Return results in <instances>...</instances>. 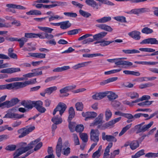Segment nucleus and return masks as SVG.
Returning <instances> with one entry per match:
<instances>
[{
	"label": "nucleus",
	"mask_w": 158,
	"mask_h": 158,
	"mask_svg": "<svg viewBox=\"0 0 158 158\" xmlns=\"http://www.w3.org/2000/svg\"><path fill=\"white\" fill-rule=\"evenodd\" d=\"M118 134V132L116 131L112 134V135H106V133L103 132L102 133L101 136L102 140L106 141L109 143L114 142H116L117 141V139L116 137Z\"/></svg>",
	"instance_id": "1"
},
{
	"label": "nucleus",
	"mask_w": 158,
	"mask_h": 158,
	"mask_svg": "<svg viewBox=\"0 0 158 158\" xmlns=\"http://www.w3.org/2000/svg\"><path fill=\"white\" fill-rule=\"evenodd\" d=\"M35 129L34 126H31L29 127H27L26 128L24 127L19 129L17 131L18 133L20 134L19 136V138H22L24 137L34 130Z\"/></svg>",
	"instance_id": "2"
},
{
	"label": "nucleus",
	"mask_w": 158,
	"mask_h": 158,
	"mask_svg": "<svg viewBox=\"0 0 158 158\" xmlns=\"http://www.w3.org/2000/svg\"><path fill=\"white\" fill-rule=\"evenodd\" d=\"M153 123V121L151 122L147 125L142 126L140 124H138L135 127V128L136 131V133L138 134L141 132H143L147 131L152 126Z\"/></svg>",
	"instance_id": "3"
},
{
	"label": "nucleus",
	"mask_w": 158,
	"mask_h": 158,
	"mask_svg": "<svg viewBox=\"0 0 158 158\" xmlns=\"http://www.w3.org/2000/svg\"><path fill=\"white\" fill-rule=\"evenodd\" d=\"M67 107V106L65 104L62 102H59L54 110L53 112V115H55L56 112L59 111V114L61 116L65 111Z\"/></svg>",
	"instance_id": "4"
},
{
	"label": "nucleus",
	"mask_w": 158,
	"mask_h": 158,
	"mask_svg": "<svg viewBox=\"0 0 158 158\" xmlns=\"http://www.w3.org/2000/svg\"><path fill=\"white\" fill-rule=\"evenodd\" d=\"M100 132L98 129H91L90 132V140L95 143H97L99 140Z\"/></svg>",
	"instance_id": "5"
},
{
	"label": "nucleus",
	"mask_w": 158,
	"mask_h": 158,
	"mask_svg": "<svg viewBox=\"0 0 158 158\" xmlns=\"http://www.w3.org/2000/svg\"><path fill=\"white\" fill-rule=\"evenodd\" d=\"M126 58H115V64L118 66L119 65H126L127 66H130L133 65L132 62L128 61H125L122 60V59H126Z\"/></svg>",
	"instance_id": "6"
},
{
	"label": "nucleus",
	"mask_w": 158,
	"mask_h": 158,
	"mask_svg": "<svg viewBox=\"0 0 158 158\" xmlns=\"http://www.w3.org/2000/svg\"><path fill=\"white\" fill-rule=\"evenodd\" d=\"M121 117H119L118 118L113 119L103 124L102 127L104 128V129H106L108 127H113L114 126V124L116 123L119 121L121 120Z\"/></svg>",
	"instance_id": "7"
},
{
	"label": "nucleus",
	"mask_w": 158,
	"mask_h": 158,
	"mask_svg": "<svg viewBox=\"0 0 158 158\" xmlns=\"http://www.w3.org/2000/svg\"><path fill=\"white\" fill-rule=\"evenodd\" d=\"M82 116L85 118V120L87 121L88 120L93 119L96 117L97 114L96 113L94 112H82Z\"/></svg>",
	"instance_id": "8"
},
{
	"label": "nucleus",
	"mask_w": 158,
	"mask_h": 158,
	"mask_svg": "<svg viewBox=\"0 0 158 158\" xmlns=\"http://www.w3.org/2000/svg\"><path fill=\"white\" fill-rule=\"evenodd\" d=\"M62 147V139L60 137L58 139L56 148V154L58 157L60 156Z\"/></svg>",
	"instance_id": "9"
},
{
	"label": "nucleus",
	"mask_w": 158,
	"mask_h": 158,
	"mask_svg": "<svg viewBox=\"0 0 158 158\" xmlns=\"http://www.w3.org/2000/svg\"><path fill=\"white\" fill-rule=\"evenodd\" d=\"M20 69L18 68H11L3 69L0 71V73L8 74H11L20 71Z\"/></svg>",
	"instance_id": "10"
},
{
	"label": "nucleus",
	"mask_w": 158,
	"mask_h": 158,
	"mask_svg": "<svg viewBox=\"0 0 158 158\" xmlns=\"http://www.w3.org/2000/svg\"><path fill=\"white\" fill-rule=\"evenodd\" d=\"M141 44H158V40L156 39L150 38L143 40L140 43Z\"/></svg>",
	"instance_id": "11"
},
{
	"label": "nucleus",
	"mask_w": 158,
	"mask_h": 158,
	"mask_svg": "<svg viewBox=\"0 0 158 158\" xmlns=\"http://www.w3.org/2000/svg\"><path fill=\"white\" fill-rule=\"evenodd\" d=\"M107 34V32L103 31L94 35H92V36L93 37V38H92L93 42L95 41H99V40L105 37Z\"/></svg>",
	"instance_id": "12"
},
{
	"label": "nucleus",
	"mask_w": 158,
	"mask_h": 158,
	"mask_svg": "<svg viewBox=\"0 0 158 158\" xmlns=\"http://www.w3.org/2000/svg\"><path fill=\"white\" fill-rule=\"evenodd\" d=\"M128 35L136 40H139L141 38V33L137 31H134L128 33Z\"/></svg>",
	"instance_id": "13"
},
{
	"label": "nucleus",
	"mask_w": 158,
	"mask_h": 158,
	"mask_svg": "<svg viewBox=\"0 0 158 158\" xmlns=\"http://www.w3.org/2000/svg\"><path fill=\"white\" fill-rule=\"evenodd\" d=\"M38 37L41 39H46L50 40L54 37V35L51 34H49L46 32H42L39 33Z\"/></svg>",
	"instance_id": "14"
},
{
	"label": "nucleus",
	"mask_w": 158,
	"mask_h": 158,
	"mask_svg": "<svg viewBox=\"0 0 158 158\" xmlns=\"http://www.w3.org/2000/svg\"><path fill=\"white\" fill-rule=\"evenodd\" d=\"M21 104L25 108L31 109L33 107V101L30 100H24L21 102Z\"/></svg>",
	"instance_id": "15"
},
{
	"label": "nucleus",
	"mask_w": 158,
	"mask_h": 158,
	"mask_svg": "<svg viewBox=\"0 0 158 158\" xmlns=\"http://www.w3.org/2000/svg\"><path fill=\"white\" fill-rule=\"evenodd\" d=\"M96 27L99 28L109 32H111L113 30V29L110 26L106 24H98Z\"/></svg>",
	"instance_id": "16"
},
{
	"label": "nucleus",
	"mask_w": 158,
	"mask_h": 158,
	"mask_svg": "<svg viewBox=\"0 0 158 158\" xmlns=\"http://www.w3.org/2000/svg\"><path fill=\"white\" fill-rule=\"evenodd\" d=\"M85 2L87 5L94 8L98 9L99 8L98 3L94 0H86Z\"/></svg>",
	"instance_id": "17"
},
{
	"label": "nucleus",
	"mask_w": 158,
	"mask_h": 158,
	"mask_svg": "<svg viewBox=\"0 0 158 158\" xmlns=\"http://www.w3.org/2000/svg\"><path fill=\"white\" fill-rule=\"evenodd\" d=\"M91 63V61H89L88 62H85L81 63H79L73 67V68L75 70H77L79 68L84 67L87 65Z\"/></svg>",
	"instance_id": "18"
},
{
	"label": "nucleus",
	"mask_w": 158,
	"mask_h": 158,
	"mask_svg": "<svg viewBox=\"0 0 158 158\" xmlns=\"http://www.w3.org/2000/svg\"><path fill=\"white\" fill-rule=\"evenodd\" d=\"M71 26V24L69 21L60 22V28L62 29H67Z\"/></svg>",
	"instance_id": "19"
},
{
	"label": "nucleus",
	"mask_w": 158,
	"mask_h": 158,
	"mask_svg": "<svg viewBox=\"0 0 158 158\" xmlns=\"http://www.w3.org/2000/svg\"><path fill=\"white\" fill-rule=\"evenodd\" d=\"M113 146V143L112 142L109 143H108L107 146L106 147L105 152L103 154V158H107L106 156L110 155L109 153L110 152V149Z\"/></svg>",
	"instance_id": "20"
},
{
	"label": "nucleus",
	"mask_w": 158,
	"mask_h": 158,
	"mask_svg": "<svg viewBox=\"0 0 158 158\" xmlns=\"http://www.w3.org/2000/svg\"><path fill=\"white\" fill-rule=\"evenodd\" d=\"M69 116L68 120V122L71 121L75 115V112L73 108V107H70L69 110Z\"/></svg>",
	"instance_id": "21"
},
{
	"label": "nucleus",
	"mask_w": 158,
	"mask_h": 158,
	"mask_svg": "<svg viewBox=\"0 0 158 158\" xmlns=\"http://www.w3.org/2000/svg\"><path fill=\"white\" fill-rule=\"evenodd\" d=\"M6 6L9 8L17 9L20 10H25L26 8L20 5H16L14 4H9L6 5Z\"/></svg>",
	"instance_id": "22"
},
{
	"label": "nucleus",
	"mask_w": 158,
	"mask_h": 158,
	"mask_svg": "<svg viewBox=\"0 0 158 158\" xmlns=\"http://www.w3.org/2000/svg\"><path fill=\"white\" fill-rule=\"evenodd\" d=\"M12 89H17L23 88V82H15L12 83Z\"/></svg>",
	"instance_id": "23"
},
{
	"label": "nucleus",
	"mask_w": 158,
	"mask_h": 158,
	"mask_svg": "<svg viewBox=\"0 0 158 158\" xmlns=\"http://www.w3.org/2000/svg\"><path fill=\"white\" fill-rule=\"evenodd\" d=\"M118 79L117 77H113L109 78L107 80H104L100 82V84L101 85H103L109 83L116 81Z\"/></svg>",
	"instance_id": "24"
},
{
	"label": "nucleus",
	"mask_w": 158,
	"mask_h": 158,
	"mask_svg": "<svg viewBox=\"0 0 158 158\" xmlns=\"http://www.w3.org/2000/svg\"><path fill=\"white\" fill-rule=\"evenodd\" d=\"M70 69L69 66H64L61 67H57L53 70V72H59L66 70Z\"/></svg>",
	"instance_id": "25"
},
{
	"label": "nucleus",
	"mask_w": 158,
	"mask_h": 158,
	"mask_svg": "<svg viewBox=\"0 0 158 158\" xmlns=\"http://www.w3.org/2000/svg\"><path fill=\"white\" fill-rule=\"evenodd\" d=\"M30 56L39 58H43L45 57L46 54H45L35 53H29Z\"/></svg>",
	"instance_id": "26"
},
{
	"label": "nucleus",
	"mask_w": 158,
	"mask_h": 158,
	"mask_svg": "<svg viewBox=\"0 0 158 158\" xmlns=\"http://www.w3.org/2000/svg\"><path fill=\"white\" fill-rule=\"evenodd\" d=\"M122 52L125 54L139 53L140 52L139 50L135 49H124L122 50Z\"/></svg>",
	"instance_id": "27"
},
{
	"label": "nucleus",
	"mask_w": 158,
	"mask_h": 158,
	"mask_svg": "<svg viewBox=\"0 0 158 158\" xmlns=\"http://www.w3.org/2000/svg\"><path fill=\"white\" fill-rule=\"evenodd\" d=\"M38 36L39 33H26L25 34L24 37L28 39V38H38Z\"/></svg>",
	"instance_id": "28"
},
{
	"label": "nucleus",
	"mask_w": 158,
	"mask_h": 158,
	"mask_svg": "<svg viewBox=\"0 0 158 158\" xmlns=\"http://www.w3.org/2000/svg\"><path fill=\"white\" fill-rule=\"evenodd\" d=\"M57 89V87L56 86H53L48 88L45 89V93L48 95H50L53 92Z\"/></svg>",
	"instance_id": "29"
},
{
	"label": "nucleus",
	"mask_w": 158,
	"mask_h": 158,
	"mask_svg": "<svg viewBox=\"0 0 158 158\" xmlns=\"http://www.w3.org/2000/svg\"><path fill=\"white\" fill-rule=\"evenodd\" d=\"M111 20V18L110 17H104L102 18L98 19L96 21L98 23H105Z\"/></svg>",
	"instance_id": "30"
},
{
	"label": "nucleus",
	"mask_w": 158,
	"mask_h": 158,
	"mask_svg": "<svg viewBox=\"0 0 158 158\" xmlns=\"http://www.w3.org/2000/svg\"><path fill=\"white\" fill-rule=\"evenodd\" d=\"M139 146V143L138 140H133L130 144V148L132 150L136 149Z\"/></svg>",
	"instance_id": "31"
},
{
	"label": "nucleus",
	"mask_w": 158,
	"mask_h": 158,
	"mask_svg": "<svg viewBox=\"0 0 158 158\" xmlns=\"http://www.w3.org/2000/svg\"><path fill=\"white\" fill-rule=\"evenodd\" d=\"M102 149V146L100 145L99 146L98 150L93 153L92 156V158H99L101 156L100 152L101 150Z\"/></svg>",
	"instance_id": "32"
},
{
	"label": "nucleus",
	"mask_w": 158,
	"mask_h": 158,
	"mask_svg": "<svg viewBox=\"0 0 158 158\" xmlns=\"http://www.w3.org/2000/svg\"><path fill=\"white\" fill-rule=\"evenodd\" d=\"M37 82L36 78H34L32 79H30L29 81H26L24 82H23V87L27 86V85L34 84Z\"/></svg>",
	"instance_id": "33"
},
{
	"label": "nucleus",
	"mask_w": 158,
	"mask_h": 158,
	"mask_svg": "<svg viewBox=\"0 0 158 158\" xmlns=\"http://www.w3.org/2000/svg\"><path fill=\"white\" fill-rule=\"evenodd\" d=\"M28 40V39L22 37L21 38L18 39V41L19 42V46L20 48H22L25 43L27 42Z\"/></svg>",
	"instance_id": "34"
},
{
	"label": "nucleus",
	"mask_w": 158,
	"mask_h": 158,
	"mask_svg": "<svg viewBox=\"0 0 158 158\" xmlns=\"http://www.w3.org/2000/svg\"><path fill=\"white\" fill-rule=\"evenodd\" d=\"M109 95H107V98L110 101H113L114 100L117 98L118 96L114 93L112 92H109Z\"/></svg>",
	"instance_id": "35"
},
{
	"label": "nucleus",
	"mask_w": 158,
	"mask_h": 158,
	"mask_svg": "<svg viewBox=\"0 0 158 158\" xmlns=\"http://www.w3.org/2000/svg\"><path fill=\"white\" fill-rule=\"evenodd\" d=\"M38 28L40 30L44 31L45 32L49 33H51L52 31L53 30V29L47 27H38Z\"/></svg>",
	"instance_id": "36"
},
{
	"label": "nucleus",
	"mask_w": 158,
	"mask_h": 158,
	"mask_svg": "<svg viewBox=\"0 0 158 158\" xmlns=\"http://www.w3.org/2000/svg\"><path fill=\"white\" fill-rule=\"evenodd\" d=\"M123 73L127 75H131L136 76H139L140 75V73L138 72L130 71L129 70H124Z\"/></svg>",
	"instance_id": "37"
},
{
	"label": "nucleus",
	"mask_w": 158,
	"mask_h": 158,
	"mask_svg": "<svg viewBox=\"0 0 158 158\" xmlns=\"http://www.w3.org/2000/svg\"><path fill=\"white\" fill-rule=\"evenodd\" d=\"M55 124H58L61 123L62 121L61 118L54 116L51 120Z\"/></svg>",
	"instance_id": "38"
},
{
	"label": "nucleus",
	"mask_w": 158,
	"mask_h": 158,
	"mask_svg": "<svg viewBox=\"0 0 158 158\" xmlns=\"http://www.w3.org/2000/svg\"><path fill=\"white\" fill-rule=\"evenodd\" d=\"M150 99V96L149 95H143L140 98L137 99L136 100L133 101V103H136L140 101H143L144 100H148Z\"/></svg>",
	"instance_id": "39"
},
{
	"label": "nucleus",
	"mask_w": 158,
	"mask_h": 158,
	"mask_svg": "<svg viewBox=\"0 0 158 158\" xmlns=\"http://www.w3.org/2000/svg\"><path fill=\"white\" fill-rule=\"evenodd\" d=\"M5 20L4 19L0 18V27H6L9 28L11 27V25L8 23H3L5 22Z\"/></svg>",
	"instance_id": "40"
},
{
	"label": "nucleus",
	"mask_w": 158,
	"mask_h": 158,
	"mask_svg": "<svg viewBox=\"0 0 158 158\" xmlns=\"http://www.w3.org/2000/svg\"><path fill=\"white\" fill-rule=\"evenodd\" d=\"M75 106L77 110L81 111L83 110L84 106L82 102H77L76 103Z\"/></svg>",
	"instance_id": "41"
},
{
	"label": "nucleus",
	"mask_w": 158,
	"mask_h": 158,
	"mask_svg": "<svg viewBox=\"0 0 158 158\" xmlns=\"http://www.w3.org/2000/svg\"><path fill=\"white\" fill-rule=\"evenodd\" d=\"M79 14L85 18H88L91 16L90 13L83 10L81 9L79 10Z\"/></svg>",
	"instance_id": "42"
},
{
	"label": "nucleus",
	"mask_w": 158,
	"mask_h": 158,
	"mask_svg": "<svg viewBox=\"0 0 158 158\" xmlns=\"http://www.w3.org/2000/svg\"><path fill=\"white\" fill-rule=\"evenodd\" d=\"M114 19L121 23H126V18L123 16H118L114 17Z\"/></svg>",
	"instance_id": "43"
},
{
	"label": "nucleus",
	"mask_w": 158,
	"mask_h": 158,
	"mask_svg": "<svg viewBox=\"0 0 158 158\" xmlns=\"http://www.w3.org/2000/svg\"><path fill=\"white\" fill-rule=\"evenodd\" d=\"M131 124H130L123 127L122 129L121 132L119 133V136H120L123 135L127 130H128L131 128Z\"/></svg>",
	"instance_id": "44"
},
{
	"label": "nucleus",
	"mask_w": 158,
	"mask_h": 158,
	"mask_svg": "<svg viewBox=\"0 0 158 158\" xmlns=\"http://www.w3.org/2000/svg\"><path fill=\"white\" fill-rule=\"evenodd\" d=\"M112 113L110 110L107 109L105 111V119L106 121H108L111 118Z\"/></svg>",
	"instance_id": "45"
},
{
	"label": "nucleus",
	"mask_w": 158,
	"mask_h": 158,
	"mask_svg": "<svg viewBox=\"0 0 158 158\" xmlns=\"http://www.w3.org/2000/svg\"><path fill=\"white\" fill-rule=\"evenodd\" d=\"M73 140L74 142L75 145H79L80 142L79 139L77 135L75 133L72 134Z\"/></svg>",
	"instance_id": "46"
},
{
	"label": "nucleus",
	"mask_w": 158,
	"mask_h": 158,
	"mask_svg": "<svg viewBox=\"0 0 158 158\" xmlns=\"http://www.w3.org/2000/svg\"><path fill=\"white\" fill-rule=\"evenodd\" d=\"M43 105V103L41 101H33V107H35L36 109Z\"/></svg>",
	"instance_id": "47"
},
{
	"label": "nucleus",
	"mask_w": 158,
	"mask_h": 158,
	"mask_svg": "<svg viewBox=\"0 0 158 158\" xmlns=\"http://www.w3.org/2000/svg\"><path fill=\"white\" fill-rule=\"evenodd\" d=\"M153 85L151 83L149 82L145 84H142L140 85L139 86V88L140 89H143L144 88L149 87L152 86Z\"/></svg>",
	"instance_id": "48"
},
{
	"label": "nucleus",
	"mask_w": 158,
	"mask_h": 158,
	"mask_svg": "<svg viewBox=\"0 0 158 158\" xmlns=\"http://www.w3.org/2000/svg\"><path fill=\"white\" fill-rule=\"evenodd\" d=\"M16 148V145L14 144H10L7 146L5 149L8 151H13L15 150Z\"/></svg>",
	"instance_id": "49"
},
{
	"label": "nucleus",
	"mask_w": 158,
	"mask_h": 158,
	"mask_svg": "<svg viewBox=\"0 0 158 158\" xmlns=\"http://www.w3.org/2000/svg\"><path fill=\"white\" fill-rule=\"evenodd\" d=\"M141 32L143 33L148 34L152 33L153 31L148 27H145L142 30Z\"/></svg>",
	"instance_id": "50"
},
{
	"label": "nucleus",
	"mask_w": 158,
	"mask_h": 158,
	"mask_svg": "<svg viewBox=\"0 0 158 158\" xmlns=\"http://www.w3.org/2000/svg\"><path fill=\"white\" fill-rule=\"evenodd\" d=\"M69 122V128L71 132H73L75 131L74 128H75L76 127V124L75 122H71L70 121Z\"/></svg>",
	"instance_id": "51"
},
{
	"label": "nucleus",
	"mask_w": 158,
	"mask_h": 158,
	"mask_svg": "<svg viewBox=\"0 0 158 158\" xmlns=\"http://www.w3.org/2000/svg\"><path fill=\"white\" fill-rule=\"evenodd\" d=\"M16 113H13L11 112H8L3 117L6 118H15L16 116Z\"/></svg>",
	"instance_id": "52"
},
{
	"label": "nucleus",
	"mask_w": 158,
	"mask_h": 158,
	"mask_svg": "<svg viewBox=\"0 0 158 158\" xmlns=\"http://www.w3.org/2000/svg\"><path fill=\"white\" fill-rule=\"evenodd\" d=\"M101 42L100 45L102 47H105L112 43L113 42V41H105L104 40H101Z\"/></svg>",
	"instance_id": "53"
},
{
	"label": "nucleus",
	"mask_w": 158,
	"mask_h": 158,
	"mask_svg": "<svg viewBox=\"0 0 158 158\" xmlns=\"http://www.w3.org/2000/svg\"><path fill=\"white\" fill-rule=\"evenodd\" d=\"M80 137L82 141L86 143L87 142L88 140V136L87 134L85 133H81Z\"/></svg>",
	"instance_id": "54"
},
{
	"label": "nucleus",
	"mask_w": 158,
	"mask_h": 158,
	"mask_svg": "<svg viewBox=\"0 0 158 158\" xmlns=\"http://www.w3.org/2000/svg\"><path fill=\"white\" fill-rule=\"evenodd\" d=\"M153 102V101H146L145 102L139 103L138 104V105L143 107L145 106L150 105H151L152 104V103Z\"/></svg>",
	"instance_id": "55"
},
{
	"label": "nucleus",
	"mask_w": 158,
	"mask_h": 158,
	"mask_svg": "<svg viewBox=\"0 0 158 158\" xmlns=\"http://www.w3.org/2000/svg\"><path fill=\"white\" fill-rule=\"evenodd\" d=\"M139 49L141 51L149 52H153L155 51V49L149 48H141Z\"/></svg>",
	"instance_id": "56"
},
{
	"label": "nucleus",
	"mask_w": 158,
	"mask_h": 158,
	"mask_svg": "<svg viewBox=\"0 0 158 158\" xmlns=\"http://www.w3.org/2000/svg\"><path fill=\"white\" fill-rule=\"evenodd\" d=\"M63 150V151L62 152V153L65 156H68L70 153V148L69 147H68L66 148H64Z\"/></svg>",
	"instance_id": "57"
},
{
	"label": "nucleus",
	"mask_w": 158,
	"mask_h": 158,
	"mask_svg": "<svg viewBox=\"0 0 158 158\" xmlns=\"http://www.w3.org/2000/svg\"><path fill=\"white\" fill-rule=\"evenodd\" d=\"M81 29H80L70 30L68 31V34L69 35H74L77 34L78 33L79 31Z\"/></svg>",
	"instance_id": "58"
},
{
	"label": "nucleus",
	"mask_w": 158,
	"mask_h": 158,
	"mask_svg": "<svg viewBox=\"0 0 158 158\" xmlns=\"http://www.w3.org/2000/svg\"><path fill=\"white\" fill-rule=\"evenodd\" d=\"M84 129V127L82 125H78L76 126L75 128V131L77 132H81L83 131Z\"/></svg>",
	"instance_id": "59"
},
{
	"label": "nucleus",
	"mask_w": 158,
	"mask_h": 158,
	"mask_svg": "<svg viewBox=\"0 0 158 158\" xmlns=\"http://www.w3.org/2000/svg\"><path fill=\"white\" fill-rule=\"evenodd\" d=\"M102 123V122L101 121L98 119H97V118H96L95 120L93 122L90 124V126H95Z\"/></svg>",
	"instance_id": "60"
},
{
	"label": "nucleus",
	"mask_w": 158,
	"mask_h": 158,
	"mask_svg": "<svg viewBox=\"0 0 158 158\" xmlns=\"http://www.w3.org/2000/svg\"><path fill=\"white\" fill-rule=\"evenodd\" d=\"M121 70V69H114L109 71H106L104 72V74L105 75H109L111 74H113L116 73L118 72H120Z\"/></svg>",
	"instance_id": "61"
},
{
	"label": "nucleus",
	"mask_w": 158,
	"mask_h": 158,
	"mask_svg": "<svg viewBox=\"0 0 158 158\" xmlns=\"http://www.w3.org/2000/svg\"><path fill=\"white\" fill-rule=\"evenodd\" d=\"M109 94V92L108 91L106 92H100L98 93V95H99V100L103 98L104 97L106 96L107 94Z\"/></svg>",
	"instance_id": "62"
},
{
	"label": "nucleus",
	"mask_w": 158,
	"mask_h": 158,
	"mask_svg": "<svg viewBox=\"0 0 158 158\" xmlns=\"http://www.w3.org/2000/svg\"><path fill=\"white\" fill-rule=\"evenodd\" d=\"M2 105L3 106H5L6 107L8 108L12 106L10 101H6L2 103Z\"/></svg>",
	"instance_id": "63"
},
{
	"label": "nucleus",
	"mask_w": 158,
	"mask_h": 158,
	"mask_svg": "<svg viewBox=\"0 0 158 158\" xmlns=\"http://www.w3.org/2000/svg\"><path fill=\"white\" fill-rule=\"evenodd\" d=\"M126 13L129 14H135L138 15L139 14L138 9H133L127 12Z\"/></svg>",
	"instance_id": "64"
}]
</instances>
